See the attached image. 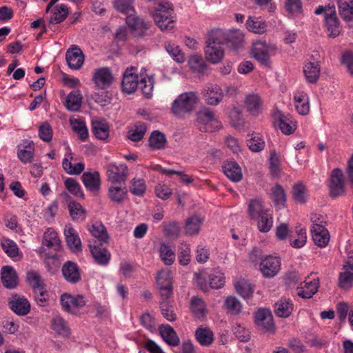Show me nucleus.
<instances>
[{
  "mask_svg": "<svg viewBox=\"0 0 353 353\" xmlns=\"http://www.w3.org/2000/svg\"><path fill=\"white\" fill-rule=\"evenodd\" d=\"M281 269V260L277 256L272 255L266 256L260 263V270L266 278L276 276Z\"/></svg>",
  "mask_w": 353,
  "mask_h": 353,
  "instance_id": "nucleus-11",
  "label": "nucleus"
},
{
  "mask_svg": "<svg viewBox=\"0 0 353 353\" xmlns=\"http://www.w3.org/2000/svg\"><path fill=\"white\" fill-rule=\"evenodd\" d=\"M160 257L167 265H172L175 261V254L170 245L162 243L159 248Z\"/></svg>",
  "mask_w": 353,
  "mask_h": 353,
  "instance_id": "nucleus-53",
  "label": "nucleus"
},
{
  "mask_svg": "<svg viewBox=\"0 0 353 353\" xmlns=\"http://www.w3.org/2000/svg\"><path fill=\"white\" fill-rule=\"evenodd\" d=\"M146 125L143 123H137L133 129L128 133V137L132 141H139L144 136L146 132Z\"/></svg>",
  "mask_w": 353,
  "mask_h": 353,
  "instance_id": "nucleus-57",
  "label": "nucleus"
},
{
  "mask_svg": "<svg viewBox=\"0 0 353 353\" xmlns=\"http://www.w3.org/2000/svg\"><path fill=\"white\" fill-rule=\"evenodd\" d=\"M279 127L283 134H291L296 129V122L292 117L279 113Z\"/></svg>",
  "mask_w": 353,
  "mask_h": 353,
  "instance_id": "nucleus-39",
  "label": "nucleus"
},
{
  "mask_svg": "<svg viewBox=\"0 0 353 353\" xmlns=\"http://www.w3.org/2000/svg\"><path fill=\"white\" fill-rule=\"evenodd\" d=\"M61 272L65 280L70 283L75 284L81 279L80 269L74 262L68 261L63 263Z\"/></svg>",
  "mask_w": 353,
  "mask_h": 353,
  "instance_id": "nucleus-14",
  "label": "nucleus"
},
{
  "mask_svg": "<svg viewBox=\"0 0 353 353\" xmlns=\"http://www.w3.org/2000/svg\"><path fill=\"white\" fill-rule=\"evenodd\" d=\"M112 5L117 11L124 14L134 13L133 0H114Z\"/></svg>",
  "mask_w": 353,
  "mask_h": 353,
  "instance_id": "nucleus-51",
  "label": "nucleus"
},
{
  "mask_svg": "<svg viewBox=\"0 0 353 353\" xmlns=\"http://www.w3.org/2000/svg\"><path fill=\"white\" fill-rule=\"evenodd\" d=\"M90 234L101 243H107L109 239L105 227L101 223H95L88 226Z\"/></svg>",
  "mask_w": 353,
  "mask_h": 353,
  "instance_id": "nucleus-41",
  "label": "nucleus"
},
{
  "mask_svg": "<svg viewBox=\"0 0 353 353\" xmlns=\"http://www.w3.org/2000/svg\"><path fill=\"white\" fill-rule=\"evenodd\" d=\"M294 101L296 110L301 115H307L310 112L309 98L305 92L298 91L294 94Z\"/></svg>",
  "mask_w": 353,
  "mask_h": 353,
  "instance_id": "nucleus-29",
  "label": "nucleus"
},
{
  "mask_svg": "<svg viewBox=\"0 0 353 353\" xmlns=\"http://www.w3.org/2000/svg\"><path fill=\"white\" fill-rule=\"evenodd\" d=\"M263 102L261 97L256 93L246 95L244 100V105L250 114L258 117L262 113Z\"/></svg>",
  "mask_w": 353,
  "mask_h": 353,
  "instance_id": "nucleus-13",
  "label": "nucleus"
},
{
  "mask_svg": "<svg viewBox=\"0 0 353 353\" xmlns=\"http://www.w3.org/2000/svg\"><path fill=\"white\" fill-rule=\"evenodd\" d=\"M203 219L197 215H194L187 219L185 230L188 235H196L199 233Z\"/></svg>",
  "mask_w": 353,
  "mask_h": 353,
  "instance_id": "nucleus-42",
  "label": "nucleus"
},
{
  "mask_svg": "<svg viewBox=\"0 0 353 353\" xmlns=\"http://www.w3.org/2000/svg\"><path fill=\"white\" fill-rule=\"evenodd\" d=\"M339 285L342 289H350L353 285V272L344 271L341 272L339 278Z\"/></svg>",
  "mask_w": 353,
  "mask_h": 353,
  "instance_id": "nucleus-64",
  "label": "nucleus"
},
{
  "mask_svg": "<svg viewBox=\"0 0 353 353\" xmlns=\"http://www.w3.org/2000/svg\"><path fill=\"white\" fill-rule=\"evenodd\" d=\"M82 182L85 188L92 192H97L101 188V181L97 171L83 172Z\"/></svg>",
  "mask_w": 353,
  "mask_h": 353,
  "instance_id": "nucleus-18",
  "label": "nucleus"
},
{
  "mask_svg": "<svg viewBox=\"0 0 353 353\" xmlns=\"http://www.w3.org/2000/svg\"><path fill=\"white\" fill-rule=\"evenodd\" d=\"M325 27L329 37L335 38L341 33L339 21L335 13L325 16Z\"/></svg>",
  "mask_w": 353,
  "mask_h": 353,
  "instance_id": "nucleus-38",
  "label": "nucleus"
},
{
  "mask_svg": "<svg viewBox=\"0 0 353 353\" xmlns=\"http://www.w3.org/2000/svg\"><path fill=\"white\" fill-rule=\"evenodd\" d=\"M92 132L97 139L104 140L109 135V126L104 120H95L92 121Z\"/></svg>",
  "mask_w": 353,
  "mask_h": 353,
  "instance_id": "nucleus-43",
  "label": "nucleus"
},
{
  "mask_svg": "<svg viewBox=\"0 0 353 353\" xmlns=\"http://www.w3.org/2000/svg\"><path fill=\"white\" fill-rule=\"evenodd\" d=\"M52 14L50 23L58 24L64 21L68 15V8L63 4L56 6L52 8Z\"/></svg>",
  "mask_w": 353,
  "mask_h": 353,
  "instance_id": "nucleus-46",
  "label": "nucleus"
},
{
  "mask_svg": "<svg viewBox=\"0 0 353 353\" xmlns=\"http://www.w3.org/2000/svg\"><path fill=\"white\" fill-rule=\"evenodd\" d=\"M303 72L307 81L310 83H315L320 74V65L317 61L306 62Z\"/></svg>",
  "mask_w": 353,
  "mask_h": 353,
  "instance_id": "nucleus-35",
  "label": "nucleus"
},
{
  "mask_svg": "<svg viewBox=\"0 0 353 353\" xmlns=\"http://www.w3.org/2000/svg\"><path fill=\"white\" fill-rule=\"evenodd\" d=\"M61 241L57 232L52 228H48L43 234L42 245L57 250L59 248Z\"/></svg>",
  "mask_w": 353,
  "mask_h": 353,
  "instance_id": "nucleus-32",
  "label": "nucleus"
},
{
  "mask_svg": "<svg viewBox=\"0 0 353 353\" xmlns=\"http://www.w3.org/2000/svg\"><path fill=\"white\" fill-rule=\"evenodd\" d=\"M199 103L198 94L193 91L179 94L172 102L171 112L177 117H183L193 112Z\"/></svg>",
  "mask_w": 353,
  "mask_h": 353,
  "instance_id": "nucleus-2",
  "label": "nucleus"
},
{
  "mask_svg": "<svg viewBox=\"0 0 353 353\" xmlns=\"http://www.w3.org/2000/svg\"><path fill=\"white\" fill-rule=\"evenodd\" d=\"M222 37L221 30L212 31L206 41L205 58L213 64L219 63L224 57Z\"/></svg>",
  "mask_w": 353,
  "mask_h": 353,
  "instance_id": "nucleus-3",
  "label": "nucleus"
},
{
  "mask_svg": "<svg viewBox=\"0 0 353 353\" xmlns=\"http://www.w3.org/2000/svg\"><path fill=\"white\" fill-rule=\"evenodd\" d=\"M197 119L201 123L210 125L212 129H219L221 127V123L214 112L208 108L201 110L198 112Z\"/></svg>",
  "mask_w": 353,
  "mask_h": 353,
  "instance_id": "nucleus-26",
  "label": "nucleus"
},
{
  "mask_svg": "<svg viewBox=\"0 0 353 353\" xmlns=\"http://www.w3.org/2000/svg\"><path fill=\"white\" fill-rule=\"evenodd\" d=\"M1 245L5 253L10 258H15L19 254V250L17 243L6 237H3L1 240Z\"/></svg>",
  "mask_w": 353,
  "mask_h": 353,
  "instance_id": "nucleus-47",
  "label": "nucleus"
},
{
  "mask_svg": "<svg viewBox=\"0 0 353 353\" xmlns=\"http://www.w3.org/2000/svg\"><path fill=\"white\" fill-rule=\"evenodd\" d=\"M70 124L74 132H75L79 139L82 141H85L88 137V130L85 125V123L77 119H70Z\"/></svg>",
  "mask_w": 353,
  "mask_h": 353,
  "instance_id": "nucleus-45",
  "label": "nucleus"
},
{
  "mask_svg": "<svg viewBox=\"0 0 353 353\" xmlns=\"http://www.w3.org/2000/svg\"><path fill=\"white\" fill-rule=\"evenodd\" d=\"M330 195L332 198L341 196L345 193L343 173L339 168L334 169L329 180Z\"/></svg>",
  "mask_w": 353,
  "mask_h": 353,
  "instance_id": "nucleus-6",
  "label": "nucleus"
},
{
  "mask_svg": "<svg viewBox=\"0 0 353 353\" xmlns=\"http://www.w3.org/2000/svg\"><path fill=\"white\" fill-rule=\"evenodd\" d=\"M34 154V144L32 141L23 140L18 145L17 157L26 164L31 163Z\"/></svg>",
  "mask_w": 353,
  "mask_h": 353,
  "instance_id": "nucleus-17",
  "label": "nucleus"
},
{
  "mask_svg": "<svg viewBox=\"0 0 353 353\" xmlns=\"http://www.w3.org/2000/svg\"><path fill=\"white\" fill-rule=\"evenodd\" d=\"M164 48L166 52L174 61L178 63H183L185 61L184 54L176 43L172 42H165L164 44Z\"/></svg>",
  "mask_w": 353,
  "mask_h": 353,
  "instance_id": "nucleus-50",
  "label": "nucleus"
},
{
  "mask_svg": "<svg viewBox=\"0 0 353 353\" xmlns=\"http://www.w3.org/2000/svg\"><path fill=\"white\" fill-rule=\"evenodd\" d=\"M105 170L108 180L112 183H125L128 177V168L125 164L117 165L110 163L105 166Z\"/></svg>",
  "mask_w": 353,
  "mask_h": 353,
  "instance_id": "nucleus-7",
  "label": "nucleus"
},
{
  "mask_svg": "<svg viewBox=\"0 0 353 353\" xmlns=\"http://www.w3.org/2000/svg\"><path fill=\"white\" fill-rule=\"evenodd\" d=\"M159 332L163 340L171 346H177L180 340L174 330L169 325H161Z\"/></svg>",
  "mask_w": 353,
  "mask_h": 353,
  "instance_id": "nucleus-30",
  "label": "nucleus"
},
{
  "mask_svg": "<svg viewBox=\"0 0 353 353\" xmlns=\"http://www.w3.org/2000/svg\"><path fill=\"white\" fill-rule=\"evenodd\" d=\"M156 282L160 294L163 299H168L172 294V276L170 270L161 269L156 276Z\"/></svg>",
  "mask_w": 353,
  "mask_h": 353,
  "instance_id": "nucleus-5",
  "label": "nucleus"
},
{
  "mask_svg": "<svg viewBox=\"0 0 353 353\" xmlns=\"http://www.w3.org/2000/svg\"><path fill=\"white\" fill-rule=\"evenodd\" d=\"M319 287V280L316 278L305 279L303 285L297 288V294L303 299H310L317 292Z\"/></svg>",
  "mask_w": 353,
  "mask_h": 353,
  "instance_id": "nucleus-22",
  "label": "nucleus"
},
{
  "mask_svg": "<svg viewBox=\"0 0 353 353\" xmlns=\"http://www.w3.org/2000/svg\"><path fill=\"white\" fill-rule=\"evenodd\" d=\"M155 24L161 31L171 30L176 21L172 3L163 1L157 3L152 11Z\"/></svg>",
  "mask_w": 353,
  "mask_h": 353,
  "instance_id": "nucleus-1",
  "label": "nucleus"
},
{
  "mask_svg": "<svg viewBox=\"0 0 353 353\" xmlns=\"http://www.w3.org/2000/svg\"><path fill=\"white\" fill-rule=\"evenodd\" d=\"M225 308L232 314H239L242 310L241 302L233 296L226 297L224 301Z\"/></svg>",
  "mask_w": 353,
  "mask_h": 353,
  "instance_id": "nucleus-61",
  "label": "nucleus"
},
{
  "mask_svg": "<svg viewBox=\"0 0 353 353\" xmlns=\"http://www.w3.org/2000/svg\"><path fill=\"white\" fill-rule=\"evenodd\" d=\"M247 30L256 34H263L267 32L268 25L266 21L261 17L250 16L246 22Z\"/></svg>",
  "mask_w": 353,
  "mask_h": 353,
  "instance_id": "nucleus-25",
  "label": "nucleus"
},
{
  "mask_svg": "<svg viewBox=\"0 0 353 353\" xmlns=\"http://www.w3.org/2000/svg\"><path fill=\"white\" fill-rule=\"evenodd\" d=\"M64 235L68 246L73 252L81 251V241L79 236L70 225H65Z\"/></svg>",
  "mask_w": 353,
  "mask_h": 353,
  "instance_id": "nucleus-20",
  "label": "nucleus"
},
{
  "mask_svg": "<svg viewBox=\"0 0 353 353\" xmlns=\"http://www.w3.org/2000/svg\"><path fill=\"white\" fill-rule=\"evenodd\" d=\"M1 279L6 288L12 289L17 285V276L14 269L10 265L3 266L1 270Z\"/></svg>",
  "mask_w": 353,
  "mask_h": 353,
  "instance_id": "nucleus-28",
  "label": "nucleus"
},
{
  "mask_svg": "<svg viewBox=\"0 0 353 353\" xmlns=\"http://www.w3.org/2000/svg\"><path fill=\"white\" fill-rule=\"evenodd\" d=\"M270 48L265 41L259 40L253 43L250 55L262 65H268L270 63Z\"/></svg>",
  "mask_w": 353,
  "mask_h": 353,
  "instance_id": "nucleus-10",
  "label": "nucleus"
},
{
  "mask_svg": "<svg viewBox=\"0 0 353 353\" xmlns=\"http://www.w3.org/2000/svg\"><path fill=\"white\" fill-rule=\"evenodd\" d=\"M268 212V210L263 209L261 202L257 199L252 200L248 205V213L252 219H257Z\"/></svg>",
  "mask_w": 353,
  "mask_h": 353,
  "instance_id": "nucleus-54",
  "label": "nucleus"
},
{
  "mask_svg": "<svg viewBox=\"0 0 353 353\" xmlns=\"http://www.w3.org/2000/svg\"><path fill=\"white\" fill-rule=\"evenodd\" d=\"M338 10L343 20L350 21L353 19V0H335Z\"/></svg>",
  "mask_w": 353,
  "mask_h": 353,
  "instance_id": "nucleus-34",
  "label": "nucleus"
},
{
  "mask_svg": "<svg viewBox=\"0 0 353 353\" xmlns=\"http://www.w3.org/2000/svg\"><path fill=\"white\" fill-rule=\"evenodd\" d=\"M190 309L194 315L200 319L206 313V305L204 301L198 296H193L190 302Z\"/></svg>",
  "mask_w": 353,
  "mask_h": 353,
  "instance_id": "nucleus-48",
  "label": "nucleus"
},
{
  "mask_svg": "<svg viewBox=\"0 0 353 353\" xmlns=\"http://www.w3.org/2000/svg\"><path fill=\"white\" fill-rule=\"evenodd\" d=\"M146 190V185L143 179L134 178L130 182V190L135 196H141Z\"/></svg>",
  "mask_w": 353,
  "mask_h": 353,
  "instance_id": "nucleus-63",
  "label": "nucleus"
},
{
  "mask_svg": "<svg viewBox=\"0 0 353 353\" xmlns=\"http://www.w3.org/2000/svg\"><path fill=\"white\" fill-rule=\"evenodd\" d=\"M292 310L293 304L290 299L286 298L280 299L274 305V312L279 317H288Z\"/></svg>",
  "mask_w": 353,
  "mask_h": 353,
  "instance_id": "nucleus-33",
  "label": "nucleus"
},
{
  "mask_svg": "<svg viewBox=\"0 0 353 353\" xmlns=\"http://www.w3.org/2000/svg\"><path fill=\"white\" fill-rule=\"evenodd\" d=\"M222 43L232 50H237L243 47L244 33L238 29L230 30L227 32L221 31Z\"/></svg>",
  "mask_w": 353,
  "mask_h": 353,
  "instance_id": "nucleus-9",
  "label": "nucleus"
},
{
  "mask_svg": "<svg viewBox=\"0 0 353 353\" xmlns=\"http://www.w3.org/2000/svg\"><path fill=\"white\" fill-rule=\"evenodd\" d=\"M247 145L252 151L256 152L263 150L265 141L259 134L253 133L247 140Z\"/></svg>",
  "mask_w": 353,
  "mask_h": 353,
  "instance_id": "nucleus-55",
  "label": "nucleus"
},
{
  "mask_svg": "<svg viewBox=\"0 0 353 353\" xmlns=\"http://www.w3.org/2000/svg\"><path fill=\"white\" fill-rule=\"evenodd\" d=\"M222 168L225 176L231 181L238 182L242 179L241 168L236 161H226Z\"/></svg>",
  "mask_w": 353,
  "mask_h": 353,
  "instance_id": "nucleus-23",
  "label": "nucleus"
},
{
  "mask_svg": "<svg viewBox=\"0 0 353 353\" xmlns=\"http://www.w3.org/2000/svg\"><path fill=\"white\" fill-rule=\"evenodd\" d=\"M134 70L133 67L127 68L123 76L122 90L127 94L133 93L139 86L138 77L133 72Z\"/></svg>",
  "mask_w": 353,
  "mask_h": 353,
  "instance_id": "nucleus-16",
  "label": "nucleus"
},
{
  "mask_svg": "<svg viewBox=\"0 0 353 353\" xmlns=\"http://www.w3.org/2000/svg\"><path fill=\"white\" fill-rule=\"evenodd\" d=\"M74 160L73 154L69 152L65 154V158L62 162V166L63 170L69 174L74 175L81 174L85 168L83 162H79L72 164Z\"/></svg>",
  "mask_w": 353,
  "mask_h": 353,
  "instance_id": "nucleus-27",
  "label": "nucleus"
},
{
  "mask_svg": "<svg viewBox=\"0 0 353 353\" xmlns=\"http://www.w3.org/2000/svg\"><path fill=\"white\" fill-rule=\"evenodd\" d=\"M205 102L210 105H217L224 96L223 90L218 85H210L203 89Z\"/></svg>",
  "mask_w": 353,
  "mask_h": 353,
  "instance_id": "nucleus-15",
  "label": "nucleus"
},
{
  "mask_svg": "<svg viewBox=\"0 0 353 353\" xmlns=\"http://www.w3.org/2000/svg\"><path fill=\"white\" fill-rule=\"evenodd\" d=\"M66 190L76 197L83 198V192L79 183L72 178H68L64 181Z\"/></svg>",
  "mask_w": 353,
  "mask_h": 353,
  "instance_id": "nucleus-59",
  "label": "nucleus"
},
{
  "mask_svg": "<svg viewBox=\"0 0 353 353\" xmlns=\"http://www.w3.org/2000/svg\"><path fill=\"white\" fill-rule=\"evenodd\" d=\"M295 234H291L289 236L290 245L294 248L303 247L307 241L306 230L303 228L296 229Z\"/></svg>",
  "mask_w": 353,
  "mask_h": 353,
  "instance_id": "nucleus-44",
  "label": "nucleus"
},
{
  "mask_svg": "<svg viewBox=\"0 0 353 353\" xmlns=\"http://www.w3.org/2000/svg\"><path fill=\"white\" fill-rule=\"evenodd\" d=\"M196 341L203 346L210 345L214 340L212 331L208 327H200L195 332Z\"/></svg>",
  "mask_w": 353,
  "mask_h": 353,
  "instance_id": "nucleus-40",
  "label": "nucleus"
},
{
  "mask_svg": "<svg viewBox=\"0 0 353 353\" xmlns=\"http://www.w3.org/2000/svg\"><path fill=\"white\" fill-rule=\"evenodd\" d=\"M65 59L69 68L72 70H79L84 62V55L81 50L77 46L68 50Z\"/></svg>",
  "mask_w": 353,
  "mask_h": 353,
  "instance_id": "nucleus-19",
  "label": "nucleus"
},
{
  "mask_svg": "<svg viewBox=\"0 0 353 353\" xmlns=\"http://www.w3.org/2000/svg\"><path fill=\"white\" fill-rule=\"evenodd\" d=\"M82 103V95L79 90H74L68 94L65 101V108L72 112L79 110Z\"/></svg>",
  "mask_w": 353,
  "mask_h": 353,
  "instance_id": "nucleus-37",
  "label": "nucleus"
},
{
  "mask_svg": "<svg viewBox=\"0 0 353 353\" xmlns=\"http://www.w3.org/2000/svg\"><path fill=\"white\" fill-rule=\"evenodd\" d=\"M89 246L91 254L96 263L101 265H106L109 263L111 254L108 249L103 247L101 244L96 245L95 243H90Z\"/></svg>",
  "mask_w": 353,
  "mask_h": 353,
  "instance_id": "nucleus-21",
  "label": "nucleus"
},
{
  "mask_svg": "<svg viewBox=\"0 0 353 353\" xmlns=\"http://www.w3.org/2000/svg\"><path fill=\"white\" fill-rule=\"evenodd\" d=\"M10 308L18 315H26L30 310V304L24 297L14 295L10 301Z\"/></svg>",
  "mask_w": 353,
  "mask_h": 353,
  "instance_id": "nucleus-24",
  "label": "nucleus"
},
{
  "mask_svg": "<svg viewBox=\"0 0 353 353\" xmlns=\"http://www.w3.org/2000/svg\"><path fill=\"white\" fill-rule=\"evenodd\" d=\"M117 183H112L108 188V195L110 200L116 203H121L128 195V190L125 186H119Z\"/></svg>",
  "mask_w": 353,
  "mask_h": 353,
  "instance_id": "nucleus-31",
  "label": "nucleus"
},
{
  "mask_svg": "<svg viewBox=\"0 0 353 353\" xmlns=\"http://www.w3.org/2000/svg\"><path fill=\"white\" fill-rule=\"evenodd\" d=\"M61 305L64 311L74 315L79 314V310L86 305L87 301L81 294L65 293L60 298Z\"/></svg>",
  "mask_w": 353,
  "mask_h": 353,
  "instance_id": "nucleus-4",
  "label": "nucleus"
},
{
  "mask_svg": "<svg viewBox=\"0 0 353 353\" xmlns=\"http://www.w3.org/2000/svg\"><path fill=\"white\" fill-rule=\"evenodd\" d=\"M92 80L98 89H106L111 85L114 77L110 68L103 67L94 70Z\"/></svg>",
  "mask_w": 353,
  "mask_h": 353,
  "instance_id": "nucleus-8",
  "label": "nucleus"
},
{
  "mask_svg": "<svg viewBox=\"0 0 353 353\" xmlns=\"http://www.w3.org/2000/svg\"><path fill=\"white\" fill-rule=\"evenodd\" d=\"M236 292L244 299L249 298L253 293V288L250 283L245 280L238 281L235 285Z\"/></svg>",
  "mask_w": 353,
  "mask_h": 353,
  "instance_id": "nucleus-60",
  "label": "nucleus"
},
{
  "mask_svg": "<svg viewBox=\"0 0 353 353\" xmlns=\"http://www.w3.org/2000/svg\"><path fill=\"white\" fill-rule=\"evenodd\" d=\"M70 214L74 221H83L85 218V210L80 203L70 202L69 203Z\"/></svg>",
  "mask_w": 353,
  "mask_h": 353,
  "instance_id": "nucleus-58",
  "label": "nucleus"
},
{
  "mask_svg": "<svg viewBox=\"0 0 353 353\" xmlns=\"http://www.w3.org/2000/svg\"><path fill=\"white\" fill-rule=\"evenodd\" d=\"M312 239L314 243L321 248L325 247L330 241V234L326 228L316 227L311 229Z\"/></svg>",
  "mask_w": 353,
  "mask_h": 353,
  "instance_id": "nucleus-36",
  "label": "nucleus"
},
{
  "mask_svg": "<svg viewBox=\"0 0 353 353\" xmlns=\"http://www.w3.org/2000/svg\"><path fill=\"white\" fill-rule=\"evenodd\" d=\"M166 139L165 135L158 130L152 132L149 138V145L152 149L160 150L165 148Z\"/></svg>",
  "mask_w": 353,
  "mask_h": 353,
  "instance_id": "nucleus-49",
  "label": "nucleus"
},
{
  "mask_svg": "<svg viewBox=\"0 0 353 353\" xmlns=\"http://www.w3.org/2000/svg\"><path fill=\"white\" fill-rule=\"evenodd\" d=\"M179 262L181 265H188L191 260V249L190 245L182 242L178 249Z\"/></svg>",
  "mask_w": 353,
  "mask_h": 353,
  "instance_id": "nucleus-52",
  "label": "nucleus"
},
{
  "mask_svg": "<svg viewBox=\"0 0 353 353\" xmlns=\"http://www.w3.org/2000/svg\"><path fill=\"white\" fill-rule=\"evenodd\" d=\"M258 221V229L261 232H268L270 230L273 225L272 215L269 212H266L259 216Z\"/></svg>",
  "mask_w": 353,
  "mask_h": 353,
  "instance_id": "nucleus-62",
  "label": "nucleus"
},
{
  "mask_svg": "<svg viewBox=\"0 0 353 353\" xmlns=\"http://www.w3.org/2000/svg\"><path fill=\"white\" fill-rule=\"evenodd\" d=\"M255 323L264 332L273 333L275 326L271 312L266 309L259 310L255 314Z\"/></svg>",
  "mask_w": 353,
  "mask_h": 353,
  "instance_id": "nucleus-12",
  "label": "nucleus"
},
{
  "mask_svg": "<svg viewBox=\"0 0 353 353\" xmlns=\"http://www.w3.org/2000/svg\"><path fill=\"white\" fill-rule=\"evenodd\" d=\"M209 284L212 288L219 289L225 285L224 274L215 270L209 275Z\"/></svg>",
  "mask_w": 353,
  "mask_h": 353,
  "instance_id": "nucleus-56",
  "label": "nucleus"
}]
</instances>
